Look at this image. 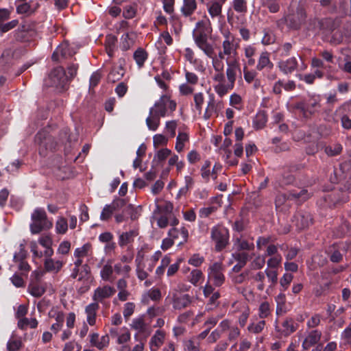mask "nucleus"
<instances>
[{"instance_id":"nucleus-1","label":"nucleus","mask_w":351,"mask_h":351,"mask_svg":"<svg viewBox=\"0 0 351 351\" xmlns=\"http://www.w3.org/2000/svg\"><path fill=\"white\" fill-rule=\"evenodd\" d=\"M226 75L223 74V80L217 81L213 88L215 93L220 97H223L232 90L235 84L237 73H241V66L239 60H226Z\"/></svg>"},{"instance_id":"nucleus-2","label":"nucleus","mask_w":351,"mask_h":351,"mask_svg":"<svg viewBox=\"0 0 351 351\" xmlns=\"http://www.w3.org/2000/svg\"><path fill=\"white\" fill-rule=\"evenodd\" d=\"M30 232L33 234L40 233L43 230L52 228L53 223L47 217V213L43 208H36L31 215Z\"/></svg>"},{"instance_id":"nucleus-3","label":"nucleus","mask_w":351,"mask_h":351,"mask_svg":"<svg viewBox=\"0 0 351 351\" xmlns=\"http://www.w3.org/2000/svg\"><path fill=\"white\" fill-rule=\"evenodd\" d=\"M176 101L171 99L168 95H163L149 110L151 114L155 113L160 117H165L171 116L176 110Z\"/></svg>"},{"instance_id":"nucleus-4","label":"nucleus","mask_w":351,"mask_h":351,"mask_svg":"<svg viewBox=\"0 0 351 351\" xmlns=\"http://www.w3.org/2000/svg\"><path fill=\"white\" fill-rule=\"evenodd\" d=\"M223 40L221 43V49L223 53L226 54V60H239L238 48L239 43L236 41L234 36L229 31L222 32Z\"/></svg>"},{"instance_id":"nucleus-5","label":"nucleus","mask_w":351,"mask_h":351,"mask_svg":"<svg viewBox=\"0 0 351 351\" xmlns=\"http://www.w3.org/2000/svg\"><path fill=\"white\" fill-rule=\"evenodd\" d=\"M320 107V98L319 96L310 97L295 104V108L300 110L306 118L317 112Z\"/></svg>"},{"instance_id":"nucleus-6","label":"nucleus","mask_w":351,"mask_h":351,"mask_svg":"<svg viewBox=\"0 0 351 351\" xmlns=\"http://www.w3.org/2000/svg\"><path fill=\"white\" fill-rule=\"evenodd\" d=\"M68 77L62 67L53 69L45 80V84L53 86L59 90H64L67 84Z\"/></svg>"},{"instance_id":"nucleus-7","label":"nucleus","mask_w":351,"mask_h":351,"mask_svg":"<svg viewBox=\"0 0 351 351\" xmlns=\"http://www.w3.org/2000/svg\"><path fill=\"white\" fill-rule=\"evenodd\" d=\"M223 267L221 262H215L208 268V281L215 287H221L225 282Z\"/></svg>"},{"instance_id":"nucleus-8","label":"nucleus","mask_w":351,"mask_h":351,"mask_svg":"<svg viewBox=\"0 0 351 351\" xmlns=\"http://www.w3.org/2000/svg\"><path fill=\"white\" fill-rule=\"evenodd\" d=\"M210 237L215 243V250L221 251L226 247L228 243L229 232L226 228L221 226H215L211 229Z\"/></svg>"},{"instance_id":"nucleus-9","label":"nucleus","mask_w":351,"mask_h":351,"mask_svg":"<svg viewBox=\"0 0 351 351\" xmlns=\"http://www.w3.org/2000/svg\"><path fill=\"white\" fill-rule=\"evenodd\" d=\"M308 197L309 195L306 189H302L298 193L295 191H290L287 194H279L276 197V208H279L289 199H300L304 201L308 199Z\"/></svg>"},{"instance_id":"nucleus-10","label":"nucleus","mask_w":351,"mask_h":351,"mask_svg":"<svg viewBox=\"0 0 351 351\" xmlns=\"http://www.w3.org/2000/svg\"><path fill=\"white\" fill-rule=\"evenodd\" d=\"M212 33L210 21L207 16L196 23L193 32V39L208 38Z\"/></svg>"},{"instance_id":"nucleus-11","label":"nucleus","mask_w":351,"mask_h":351,"mask_svg":"<svg viewBox=\"0 0 351 351\" xmlns=\"http://www.w3.org/2000/svg\"><path fill=\"white\" fill-rule=\"evenodd\" d=\"M115 289L110 285H106L96 288L93 292L92 299L94 302L103 304L105 300L111 298L115 293Z\"/></svg>"},{"instance_id":"nucleus-12","label":"nucleus","mask_w":351,"mask_h":351,"mask_svg":"<svg viewBox=\"0 0 351 351\" xmlns=\"http://www.w3.org/2000/svg\"><path fill=\"white\" fill-rule=\"evenodd\" d=\"M219 329L221 332H227V337L229 341H237L240 336V329L235 324L228 319L221 321L219 324Z\"/></svg>"},{"instance_id":"nucleus-13","label":"nucleus","mask_w":351,"mask_h":351,"mask_svg":"<svg viewBox=\"0 0 351 351\" xmlns=\"http://www.w3.org/2000/svg\"><path fill=\"white\" fill-rule=\"evenodd\" d=\"M306 13L302 8H298L295 13L285 16L287 26L292 29H298L305 21Z\"/></svg>"},{"instance_id":"nucleus-14","label":"nucleus","mask_w":351,"mask_h":351,"mask_svg":"<svg viewBox=\"0 0 351 351\" xmlns=\"http://www.w3.org/2000/svg\"><path fill=\"white\" fill-rule=\"evenodd\" d=\"M322 337V332L318 330H312L306 332L302 343V348L304 350H309L311 347L319 343Z\"/></svg>"},{"instance_id":"nucleus-15","label":"nucleus","mask_w":351,"mask_h":351,"mask_svg":"<svg viewBox=\"0 0 351 351\" xmlns=\"http://www.w3.org/2000/svg\"><path fill=\"white\" fill-rule=\"evenodd\" d=\"M173 307L175 309H182L188 306L191 302V297L188 294H182L175 292L172 295Z\"/></svg>"},{"instance_id":"nucleus-16","label":"nucleus","mask_w":351,"mask_h":351,"mask_svg":"<svg viewBox=\"0 0 351 351\" xmlns=\"http://www.w3.org/2000/svg\"><path fill=\"white\" fill-rule=\"evenodd\" d=\"M166 332L162 330H157L149 341L150 351H158L164 343Z\"/></svg>"},{"instance_id":"nucleus-17","label":"nucleus","mask_w":351,"mask_h":351,"mask_svg":"<svg viewBox=\"0 0 351 351\" xmlns=\"http://www.w3.org/2000/svg\"><path fill=\"white\" fill-rule=\"evenodd\" d=\"M212 60V65L215 71V73L213 76V80L216 84L217 81H222L223 80V69L224 64L223 60L217 59L216 56L214 54L213 57H210Z\"/></svg>"},{"instance_id":"nucleus-18","label":"nucleus","mask_w":351,"mask_h":351,"mask_svg":"<svg viewBox=\"0 0 351 351\" xmlns=\"http://www.w3.org/2000/svg\"><path fill=\"white\" fill-rule=\"evenodd\" d=\"M295 226L299 229H304L312 223V217L310 213L306 211H300L294 216Z\"/></svg>"},{"instance_id":"nucleus-19","label":"nucleus","mask_w":351,"mask_h":351,"mask_svg":"<svg viewBox=\"0 0 351 351\" xmlns=\"http://www.w3.org/2000/svg\"><path fill=\"white\" fill-rule=\"evenodd\" d=\"M90 343L93 346L102 350L109 346L110 338L107 335L99 337L98 333L94 332L90 335Z\"/></svg>"},{"instance_id":"nucleus-20","label":"nucleus","mask_w":351,"mask_h":351,"mask_svg":"<svg viewBox=\"0 0 351 351\" xmlns=\"http://www.w3.org/2000/svg\"><path fill=\"white\" fill-rule=\"evenodd\" d=\"M138 235L136 230H130L128 232H122L119 236L118 243L120 247H128V250H130V245L132 243L134 238Z\"/></svg>"},{"instance_id":"nucleus-21","label":"nucleus","mask_w":351,"mask_h":351,"mask_svg":"<svg viewBox=\"0 0 351 351\" xmlns=\"http://www.w3.org/2000/svg\"><path fill=\"white\" fill-rule=\"evenodd\" d=\"M39 7V3L36 1L31 0L28 2H24L17 5L16 12L20 14L30 15L33 14Z\"/></svg>"},{"instance_id":"nucleus-22","label":"nucleus","mask_w":351,"mask_h":351,"mask_svg":"<svg viewBox=\"0 0 351 351\" xmlns=\"http://www.w3.org/2000/svg\"><path fill=\"white\" fill-rule=\"evenodd\" d=\"M280 70L285 74L293 73L298 66V61L295 57H291L278 63Z\"/></svg>"},{"instance_id":"nucleus-23","label":"nucleus","mask_w":351,"mask_h":351,"mask_svg":"<svg viewBox=\"0 0 351 351\" xmlns=\"http://www.w3.org/2000/svg\"><path fill=\"white\" fill-rule=\"evenodd\" d=\"M208 38H196L194 40L196 45L204 53V54L210 58L215 54V49L212 44L208 41Z\"/></svg>"},{"instance_id":"nucleus-24","label":"nucleus","mask_w":351,"mask_h":351,"mask_svg":"<svg viewBox=\"0 0 351 351\" xmlns=\"http://www.w3.org/2000/svg\"><path fill=\"white\" fill-rule=\"evenodd\" d=\"M99 308L97 302H92L85 308L86 321L90 326H94L96 322L97 312Z\"/></svg>"},{"instance_id":"nucleus-25","label":"nucleus","mask_w":351,"mask_h":351,"mask_svg":"<svg viewBox=\"0 0 351 351\" xmlns=\"http://www.w3.org/2000/svg\"><path fill=\"white\" fill-rule=\"evenodd\" d=\"M63 266V262L53 258H45L44 267L47 272L58 273Z\"/></svg>"},{"instance_id":"nucleus-26","label":"nucleus","mask_w":351,"mask_h":351,"mask_svg":"<svg viewBox=\"0 0 351 351\" xmlns=\"http://www.w3.org/2000/svg\"><path fill=\"white\" fill-rule=\"evenodd\" d=\"M93 255V247L90 243H86L82 246L77 247L73 252L74 258L90 257Z\"/></svg>"},{"instance_id":"nucleus-27","label":"nucleus","mask_w":351,"mask_h":351,"mask_svg":"<svg viewBox=\"0 0 351 351\" xmlns=\"http://www.w3.org/2000/svg\"><path fill=\"white\" fill-rule=\"evenodd\" d=\"M51 141V137L47 135L45 131H40L36 136V142L40 145V149H52L51 145H48Z\"/></svg>"},{"instance_id":"nucleus-28","label":"nucleus","mask_w":351,"mask_h":351,"mask_svg":"<svg viewBox=\"0 0 351 351\" xmlns=\"http://www.w3.org/2000/svg\"><path fill=\"white\" fill-rule=\"evenodd\" d=\"M222 5L221 3L217 2V1H213L208 3V12L213 19L221 16Z\"/></svg>"},{"instance_id":"nucleus-29","label":"nucleus","mask_w":351,"mask_h":351,"mask_svg":"<svg viewBox=\"0 0 351 351\" xmlns=\"http://www.w3.org/2000/svg\"><path fill=\"white\" fill-rule=\"evenodd\" d=\"M114 267H112L110 263L108 262L105 264L100 271V276L101 279L106 282H113L114 278L112 276Z\"/></svg>"},{"instance_id":"nucleus-30","label":"nucleus","mask_w":351,"mask_h":351,"mask_svg":"<svg viewBox=\"0 0 351 351\" xmlns=\"http://www.w3.org/2000/svg\"><path fill=\"white\" fill-rule=\"evenodd\" d=\"M234 247L240 250H252L254 247L252 242H248L247 240L242 239L241 237L234 239Z\"/></svg>"},{"instance_id":"nucleus-31","label":"nucleus","mask_w":351,"mask_h":351,"mask_svg":"<svg viewBox=\"0 0 351 351\" xmlns=\"http://www.w3.org/2000/svg\"><path fill=\"white\" fill-rule=\"evenodd\" d=\"M273 66L274 64L270 61L269 53L266 51L262 52L259 56L258 64L256 65L257 70L261 71L266 67L271 69Z\"/></svg>"},{"instance_id":"nucleus-32","label":"nucleus","mask_w":351,"mask_h":351,"mask_svg":"<svg viewBox=\"0 0 351 351\" xmlns=\"http://www.w3.org/2000/svg\"><path fill=\"white\" fill-rule=\"evenodd\" d=\"M146 125L149 130L156 131L160 125V117L155 113L151 114L149 110V116L146 119Z\"/></svg>"},{"instance_id":"nucleus-33","label":"nucleus","mask_w":351,"mask_h":351,"mask_svg":"<svg viewBox=\"0 0 351 351\" xmlns=\"http://www.w3.org/2000/svg\"><path fill=\"white\" fill-rule=\"evenodd\" d=\"M168 235L173 239H178L180 236L183 242H186L189 237V232L184 227H182L180 229L173 228L169 230Z\"/></svg>"},{"instance_id":"nucleus-34","label":"nucleus","mask_w":351,"mask_h":351,"mask_svg":"<svg viewBox=\"0 0 351 351\" xmlns=\"http://www.w3.org/2000/svg\"><path fill=\"white\" fill-rule=\"evenodd\" d=\"M125 71L122 66H115L114 67L108 76V82L114 83L119 80H120L123 76L124 75Z\"/></svg>"},{"instance_id":"nucleus-35","label":"nucleus","mask_w":351,"mask_h":351,"mask_svg":"<svg viewBox=\"0 0 351 351\" xmlns=\"http://www.w3.org/2000/svg\"><path fill=\"white\" fill-rule=\"evenodd\" d=\"M171 155V151L168 148L158 150L153 158L152 162L160 164Z\"/></svg>"},{"instance_id":"nucleus-36","label":"nucleus","mask_w":351,"mask_h":351,"mask_svg":"<svg viewBox=\"0 0 351 351\" xmlns=\"http://www.w3.org/2000/svg\"><path fill=\"white\" fill-rule=\"evenodd\" d=\"M134 59L139 69L142 68L147 59V53L142 48H138L133 55Z\"/></svg>"},{"instance_id":"nucleus-37","label":"nucleus","mask_w":351,"mask_h":351,"mask_svg":"<svg viewBox=\"0 0 351 351\" xmlns=\"http://www.w3.org/2000/svg\"><path fill=\"white\" fill-rule=\"evenodd\" d=\"M184 3L181 8L182 14L185 16L191 15L197 8L195 0H183Z\"/></svg>"},{"instance_id":"nucleus-38","label":"nucleus","mask_w":351,"mask_h":351,"mask_svg":"<svg viewBox=\"0 0 351 351\" xmlns=\"http://www.w3.org/2000/svg\"><path fill=\"white\" fill-rule=\"evenodd\" d=\"M110 334L117 336V342L119 344H124L130 339V333L127 328H123L121 333L117 334V329H111Z\"/></svg>"},{"instance_id":"nucleus-39","label":"nucleus","mask_w":351,"mask_h":351,"mask_svg":"<svg viewBox=\"0 0 351 351\" xmlns=\"http://www.w3.org/2000/svg\"><path fill=\"white\" fill-rule=\"evenodd\" d=\"M135 34L126 33L121 36V48L124 51L128 50L134 43Z\"/></svg>"},{"instance_id":"nucleus-40","label":"nucleus","mask_w":351,"mask_h":351,"mask_svg":"<svg viewBox=\"0 0 351 351\" xmlns=\"http://www.w3.org/2000/svg\"><path fill=\"white\" fill-rule=\"evenodd\" d=\"M189 140V135L185 132H179L176 142L175 149L178 152H182L184 150L185 143Z\"/></svg>"},{"instance_id":"nucleus-41","label":"nucleus","mask_w":351,"mask_h":351,"mask_svg":"<svg viewBox=\"0 0 351 351\" xmlns=\"http://www.w3.org/2000/svg\"><path fill=\"white\" fill-rule=\"evenodd\" d=\"M267 121L266 114L263 112H258L253 119V127L256 130L262 129L265 125Z\"/></svg>"},{"instance_id":"nucleus-42","label":"nucleus","mask_w":351,"mask_h":351,"mask_svg":"<svg viewBox=\"0 0 351 351\" xmlns=\"http://www.w3.org/2000/svg\"><path fill=\"white\" fill-rule=\"evenodd\" d=\"M282 328L285 334L288 335L297 330L298 324L292 318H287L283 322Z\"/></svg>"},{"instance_id":"nucleus-43","label":"nucleus","mask_w":351,"mask_h":351,"mask_svg":"<svg viewBox=\"0 0 351 351\" xmlns=\"http://www.w3.org/2000/svg\"><path fill=\"white\" fill-rule=\"evenodd\" d=\"M55 229L57 234H65L68 230V223L66 218L58 217L56 222Z\"/></svg>"},{"instance_id":"nucleus-44","label":"nucleus","mask_w":351,"mask_h":351,"mask_svg":"<svg viewBox=\"0 0 351 351\" xmlns=\"http://www.w3.org/2000/svg\"><path fill=\"white\" fill-rule=\"evenodd\" d=\"M265 326V320L261 319L258 322H252L247 326V330L252 333L258 334L263 331Z\"/></svg>"},{"instance_id":"nucleus-45","label":"nucleus","mask_w":351,"mask_h":351,"mask_svg":"<svg viewBox=\"0 0 351 351\" xmlns=\"http://www.w3.org/2000/svg\"><path fill=\"white\" fill-rule=\"evenodd\" d=\"M204 275L201 270L199 269H193L189 277V281L195 286H197L198 283L203 279Z\"/></svg>"},{"instance_id":"nucleus-46","label":"nucleus","mask_w":351,"mask_h":351,"mask_svg":"<svg viewBox=\"0 0 351 351\" xmlns=\"http://www.w3.org/2000/svg\"><path fill=\"white\" fill-rule=\"evenodd\" d=\"M38 322L35 318L28 319L26 317L21 318L18 322V326L21 329H25L27 326L31 328H35L37 327Z\"/></svg>"},{"instance_id":"nucleus-47","label":"nucleus","mask_w":351,"mask_h":351,"mask_svg":"<svg viewBox=\"0 0 351 351\" xmlns=\"http://www.w3.org/2000/svg\"><path fill=\"white\" fill-rule=\"evenodd\" d=\"M28 291L34 297L39 298L45 293V289L38 284L32 283L28 287Z\"/></svg>"},{"instance_id":"nucleus-48","label":"nucleus","mask_w":351,"mask_h":351,"mask_svg":"<svg viewBox=\"0 0 351 351\" xmlns=\"http://www.w3.org/2000/svg\"><path fill=\"white\" fill-rule=\"evenodd\" d=\"M171 258L168 256L163 257L160 261V265L156 269V275L157 277L160 278L164 275L165 269L169 265Z\"/></svg>"},{"instance_id":"nucleus-49","label":"nucleus","mask_w":351,"mask_h":351,"mask_svg":"<svg viewBox=\"0 0 351 351\" xmlns=\"http://www.w3.org/2000/svg\"><path fill=\"white\" fill-rule=\"evenodd\" d=\"M116 209V206L114 204H106L100 215V219L101 221H106L110 219Z\"/></svg>"},{"instance_id":"nucleus-50","label":"nucleus","mask_w":351,"mask_h":351,"mask_svg":"<svg viewBox=\"0 0 351 351\" xmlns=\"http://www.w3.org/2000/svg\"><path fill=\"white\" fill-rule=\"evenodd\" d=\"M342 146L339 143H335L333 145L325 146L324 152L328 156H335L339 155L342 151Z\"/></svg>"},{"instance_id":"nucleus-51","label":"nucleus","mask_w":351,"mask_h":351,"mask_svg":"<svg viewBox=\"0 0 351 351\" xmlns=\"http://www.w3.org/2000/svg\"><path fill=\"white\" fill-rule=\"evenodd\" d=\"M131 328L138 332H143L145 330L146 325L143 317H136L132 319L130 324Z\"/></svg>"},{"instance_id":"nucleus-52","label":"nucleus","mask_w":351,"mask_h":351,"mask_svg":"<svg viewBox=\"0 0 351 351\" xmlns=\"http://www.w3.org/2000/svg\"><path fill=\"white\" fill-rule=\"evenodd\" d=\"M232 7L234 10L241 14H245L247 11V1L246 0H233Z\"/></svg>"},{"instance_id":"nucleus-53","label":"nucleus","mask_w":351,"mask_h":351,"mask_svg":"<svg viewBox=\"0 0 351 351\" xmlns=\"http://www.w3.org/2000/svg\"><path fill=\"white\" fill-rule=\"evenodd\" d=\"M136 14V7L134 5L127 4L123 8V16L125 19L134 18Z\"/></svg>"},{"instance_id":"nucleus-54","label":"nucleus","mask_w":351,"mask_h":351,"mask_svg":"<svg viewBox=\"0 0 351 351\" xmlns=\"http://www.w3.org/2000/svg\"><path fill=\"white\" fill-rule=\"evenodd\" d=\"M271 314L270 305L267 302H262L258 307V316L264 320Z\"/></svg>"},{"instance_id":"nucleus-55","label":"nucleus","mask_w":351,"mask_h":351,"mask_svg":"<svg viewBox=\"0 0 351 351\" xmlns=\"http://www.w3.org/2000/svg\"><path fill=\"white\" fill-rule=\"evenodd\" d=\"M252 278L255 282L257 283V289L259 291H263L265 289V275L264 271H258L256 273Z\"/></svg>"},{"instance_id":"nucleus-56","label":"nucleus","mask_w":351,"mask_h":351,"mask_svg":"<svg viewBox=\"0 0 351 351\" xmlns=\"http://www.w3.org/2000/svg\"><path fill=\"white\" fill-rule=\"evenodd\" d=\"M293 44L294 42H287L282 43L278 47L276 51L279 53L280 56H287L290 54Z\"/></svg>"},{"instance_id":"nucleus-57","label":"nucleus","mask_w":351,"mask_h":351,"mask_svg":"<svg viewBox=\"0 0 351 351\" xmlns=\"http://www.w3.org/2000/svg\"><path fill=\"white\" fill-rule=\"evenodd\" d=\"M282 257L281 255H277L270 257L267 261V265L269 269H278L282 263Z\"/></svg>"},{"instance_id":"nucleus-58","label":"nucleus","mask_w":351,"mask_h":351,"mask_svg":"<svg viewBox=\"0 0 351 351\" xmlns=\"http://www.w3.org/2000/svg\"><path fill=\"white\" fill-rule=\"evenodd\" d=\"M117 38L114 36L109 35L106 37L105 45L109 56H112L113 54Z\"/></svg>"},{"instance_id":"nucleus-59","label":"nucleus","mask_w":351,"mask_h":351,"mask_svg":"<svg viewBox=\"0 0 351 351\" xmlns=\"http://www.w3.org/2000/svg\"><path fill=\"white\" fill-rule=\"evenodd\" d=\"M27 256V252L25 250V244L21 243L19 246V251L14 253L13 256V261L14 262H18L21 261H24Z\"/></svg>"},{"instance_id":"nucleus-60","label":"nucleus","mask_w":351,"mask_h":351,"mask_svg":"<svg viewBox=\"0 0 351 351\" xmlns=\"http://www.w3.org/2000/svg\"><path fill=\"white\" fill-rule=\"evenodd\" d=\"M265 264V256L264 255L257 256L251 263L250 265L253 269H261Z\"/></svg>"},{"instance_id":"nucleus-61","label":"nucleus","mask_w":351,"mask_h":351,"mask_svg":"<svg viewBox=\"0 0 351 351\" xmlns=\"http://www.w3.org/2000/svg\"><path fill=\"white\" fill-rule=\"evenodd\" d=\"M265 275L268 278V280L272 284L275 285L278 282V271L277 269L266 268L264 271Z\"/></svg>"},{"instance_id":"nucleus-62","label":"nucleus","mask_w":351,"mask_h":351,"mask_svg":"<svg viewBox=\"0 0 351 351\" xmlns=\"http://www.w3.org/2000/svg\"><path fill=\"white\" fill-rule=\"evenodd\" d=\"M184 351H200L199 343L193 339H189L184 342Z\"/></svg>"},{"instance_id":"nucleus-63","label":"nucleus","mask_w":351,"mask_h":351,"mask_svg":"<svg viewBox=\"0 0 351 351\" xmlns=\"http://www.w3.org/2000/svg\"><path fill=\"white\" fill-rule=\"evenodd\" d=\"M114 269L117 274H123L128 277L132 268L128 265H122L121 263H117L114 266Z\"/></svg>"},{"instance_id":"nucleus-64","label":"nucleus","mask_w":351,"mask_h":351,"mask_svg":"<svg viewBox=\"0 0 351 351\" xmlns=\"http://www.w3.org/2000/svg\"><path fill=\"white\" fill-rule=\"evenodd\" d=\"M168 143V138L163 134H157L153 136V145L157 148L160 145H165Z\"/></svg>"}]
</instances>
